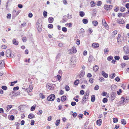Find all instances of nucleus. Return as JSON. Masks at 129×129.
Masks as SVG:
<instances>
[{
  "instance_id": "obj_45",
  "label": "nucleus",
  "mask_w": 129,
  "mask_h": 129,
  "mask_svg": "<svg viewBox=\"0 0 129 129\" xmlns=\"http://www.w3.org/2000/svg\"><path fill=\"white\" fill-rule=\"evenodd\" d=\"M62 30L64 32H66L67 31V28L64 27H63L62 28Z\"/></svg>"
},
{
  "instance_id": "obj_52",
  "label": "nucleus",
  "mask_w": 129,
  "mask_h": 129,
  "mask_svg": "<svg viewBox=\"0 0 129 129\" xmlns=\"http://www.w3.org/2000/svg\"><path fill=\"white\" fill-rule=\"evenodd\" d=\"M48 27L50 29L52 28L53 27V26L52 24H50L48 25Z\"/></svg>"
},
{
  "instance_id": "obj_27",
  "label": "nucleus",
  "mask_w": 129,
  "mask_h": 129,
  "mask_svg": "<svg viewBox=\"0 0 129 129\" xmlns=\"http://www.w3.org/2000/svg\"><path fill=\"white\" fill-rule=\"evenodd\" d=\"M85 74V72L83 71H81V73L80 75V77H83L84 75Z\"/></svg>"
},
{
  "instance_id": "obj_14",
  "label": "nucleus",
  "mask_w": 129,
  "mask_h": 129,
  "mask_svg": "<svg viewBox=\"0 0 129 129\" xmlns=\"http://www.w3.org/2000/svg\"><path fill=\"white\" fill-rule=\"evenodd\" d=\"M121 37V35L120 34H118V37H117V42L118 43H119L122 42L121 40L120 39V37Z\"/></svg>"
},
{
  "instance_id": "obj_9",
  "label": "nucleus",
  "mask_w": 129,
  "mask_h": 129,
  "mask_svg": "<svg viewBox=\"0 0 129 129\" xmlns=\"http://www.w3.org/2000/svg\"><path fill=\"white\" fill-rule=\"evenodd\" d=\"M18 92L15 93L14 91H12V93H11L9 94V95L11 97L15 96L18 95Z\"/></svg>"
},
{
  "instance_id": "obj_56",
  "label": "nucleus",
  "mask_w": 129,
  "mask_h": 129,
  "mask_svg": "<svg viewBox=\"0 0 129 129\" xmlns=\"http://www.w3.org/2000/svg\"><path fill=\"white\" fill-rule=\"evenodd\" d=\"M43 112L41 110H39L38 112L37 113V114L38 115H40Z\"/></svg>"
},
{
  "instance_id": "obj_5",
  "label": "nucleus",
  "mask_w": 129,
  "mask_h": 129,
  "mask_svg": "<svg viewBox=\"0 0 129 129\" xmlns=\"http://www.w3.org/2000/svg\"><path fill=\"white\" fill-rule=\"evenodd\" d=\"M113 7V6L112 5H108L107 4H105L104 6V9L107 10L109 9H111Z\"/></svg>"
},
{
  "instance_id": "obj_19",
  "label": "nucleus",
  "mask_w": 129,
  "mask_h": 129,
  "mask_svg": "<svg viewBox=\"0 0 129 129\" xmlns=\"http://www.w3.org/2000/svg\"><path fill=\"white\" fill-rule=\"evenodd\" d=\"M48 20L49 23H52L53 21L54 18L53 17H50L48 18Z\"/></svg>"
},
{
  "instance_id": "obj_50",
  "label": "nucleus",
  "mask_w": 129,
  "mask_h": 129,
  "mask_svg": "<svg viewBox=\"0 0 129 129\" xmlns=\"http://www.w3.org/2000/svg\"><path fill=\"white\" fill-rule=\"evenodd\" d=\"M120 65L122 68H123L126 66V64L125 63H122Z\"/></svg>"
},
{
  "instance_id": "obj_21",
  "label": "nucleus",
  "mask_w": 129,
  "mask_h": 129,
  "mask_svg": "<svg viewBox=\"0 0 129 129\" xmlns=\"http://www.w3.org/2000/svg\"><path fill=\"white\" fill-rule=\"evenodd\" d=\"M97 125L98 126H100L102 123V120L101 119L98 120L96 121Z\"/></svg>"
},
{
  "instance_id": "obj_63",
  "label": "nucleus",
  "mask_w": 129,
  "mask_h": 129,
  "mask_svg": "<svg viewBox=\"0 0 129 129\" xmlns=\"http://www.w3.org/2000/svg\"><path fill=\"white\" fill-rule=\"evenodd\" d=\"M57 78L59 81H60V79L61 78V77L60 75H57Z\"/></svg>"
},
{
  "instance_id": "obj_34",
  "label": "nucleus",
  "mask_w": 129,
  "mask_h": 129,
  "mask_svg": "<svg viewBox=\"0 0 129 129\" xmlns=\"http://www.w3.org/2000/svg\"><path fill=\"white\" fill-rule=\"evenodd\" d=\"M40 97L42 99H44L45 96L44 95H43V93H40L39 95Z\"/></svg>"
},
{
  "instance_id": "obj_55",
  "label": "nucleus",
  "mask_w": 129,
  "mask_h": 129,
  "mask_svg": "<svg viewBox=\"0 0 129 129\" xmlns=\"http://www.w3.org/2000/svg\"><path fill=\"white\" fill-rule=\"evenodd\" d=\"M118 121V119L117 118H114L113 119V122L114 123H116Z\"/></svg>"
},
{
  "instance_id": "obj_24",
  "label": "nucleus",
  "mask_w": 129,
  "mask_h": 129,
  "mask_svg": "<svg viewBox=\"0 0 129 129\" xmlns=\"http://www.w3.org/2000/svg\"><path fill=\"white\" fill-rule=\"evenodd\" d=\"M93 70L95 72L97 71L99 69L98 66L97 65H95L93 67Z\"/></svg>"
},
{
  "instance_id": "obj_2",
  "label": "nucleus",
  "mask_w": 129,
  "mask_h": 129,
  "mask_svg": "<svg viewBox=\"0 0 129 129\" xmlns=\"http://www.w3.org/2000/svg\"><path fill=\"white\" fill-rule=\"evenodd\" d=\"M6 55L7 57H9L13 58L14 57V55L13 54H11V50L10 49L7 50L6 51Z\"/></svg>"
},
{
  "instance_id": "obj_11",
  "label": "nucleus",
  "mask_w": 129,
  "mask_h": 129,
  "mask_svg": "<svg viewBox=\"0 0 129 129\" xmlns=\"http://www.w3.org/2000/svg\"><path fill=\"white\" fill-rule=\"evenodd\" d=\"M123 49L124 52L126 54H129V49H127L126 47L125 46L123 48Z\"/></svg>"
},
{
  "instance_id": "obj_18",
  "label": "nucleus",
  "mask_w": 129,
  "mask_h": 129,
  "mask_svg": "<svg viewBox=\"0 0 129 129\" xmlns=\"http://www.w3.org/2000/svg\"><path fill=\"white\" fill-rule=\"evenodd\" d=\"M46 87L47 88L50 90H52L53 89V88L52 86L51 85H50L49 84H47Z\"/></svg>"
},
{
  "instance_id": "obj_57",
  "label": "nucleus",
  "mask_w": 129,
  "mask_h": 129,
  "mask_svg": "<svg viewBox=\"0 0 129 129\" xmlns=\"http://www.w3.org/2000/svg\"><path fill=\"white\" fill-rule=\"evenodd\" d=\"M76 104V103L75 102H72L71 103V105L72 106H74Z\"/></svg>"
},
{
  "instance_id": "obj_38",
  "label": "nucleus",
  "mask_w": 129,
  "mask_h": 129,
  "mask_svg": "<svg viewBox=\"0 0 129 129\" xmlns=\"http://www.w3.org/2000/svg\"><path fill=\"white\" fill-rule=\"evenodd\" d=\"M34 115L32 114H30L28 116V118H29L31 119L34 118Z\"/></svg>"
},
{
  "instance_id": "obj_43",
  "label": "nucleus",
  "mask_w": 129,
  "mask_h": 129,
  "mask_svg": "<svg viewBox=\"0 0 129 129\" xmlns=\"http://www.w3.org/2000/svg\"><path fill=\"white\" fill-rule=\"evenodd\" d=\"M61 54L60 53H58L56 57V59H59L61 57Z\"/></svg>"
},
{
  "instance_id": "obj_40",
  "label": "nucleus",
  "mask_w": 129,
  "mask_h": 129,
  "mask_svg": "<svg viewBox=\"0 0 129 129\" xmlns=\"http://www.w3.org/2000/svg\"><path fill=\"white\" fill-rule=\"evenodd\" d=\"M125 8L123 7H121L120 8V10L121 11L123 12L125 10Z\"/></svg>"
},
{
  "instance_id": "obj_1",
  "label": "nucleus",
  "mask_w": 129,
  "mask_h": 129,
  "mask_svg": "<svg viewBox=\"0 0 129 129\" xmlns=\"http://www.w3.org/2000/svg\"><path fill=\"white\" fill-rule=\"evenodd\" d=\"M127 100V99H125V98L124 97H122L119 102V103L121 104L124 105L128 102Z\"/></svg>"
},
{
  "instance_id": "obj_8",
  "label": "nucleus",
  "mask_w": 129,
  "mask_h": 129,
  "mask_svg": "<svg viewBox=\"0 0 129 129\" xmlns=\"http://www.w3.org/2000/svg\"><path fill=\"white\" fill-rule=\"evenodd\" d=\"M69 51L73 53H75L77 52V50L76 49L75 47L73 46L72 47L71 49L69 50Z\"/></svg>"
},
{
  "instance_id": "obj_33",
  "label": "nucleus",
  "mask_w": 129,
  "mask_h": 129,
  "mask_svg": "<svg viewBox=\"0 0 129 129\" xmlns=\"http://www.w3.org/2000/svg\"><path fill=\"white\" fill-rule=\"evenodd\" d=\"M89 90H87L86 92L85 93L84 95L87 96V98H88L89 94Z\"/></svg>"
},
{
  "instance_id": "obj_7",
  "label": "nucleus",
  "mask_w": 129,
  "mask_h": 129,
  "mask_svg": "<svg viewBox=\"0 0 129 129\" xmlns=\"http://www.w3.org/2000/svg\"><path fill=\"white\" fill-rule=\"evenodd\" d=\"M117 21L119 24H123L125 23L123 19H118Z\"/></svg>"
},
{
  "instance_id": "obj_53",
  "label": "nucleus",
  "mask_w": 129,
  "mask_h": 129,
  "mask_svg": "<svg viewBox=\"0 0 129 129\" xmlns=\"http://www.w3.org/2000/svg\"><path fill=\"white\" fill-rule=\"evenodd\" d=\"M115 80L117 82H119L120 80V79L119 78V77L118 76L115 79Z\"/></svg>"
},
{
  "instance_id": "obj_39",
  "label": "nucleus",
  "mask_w": 129,
  "mask_h": 129,
  "mask_svg": "<svg viewBox=\"0 0 129 129\" xmlns=\"http://www.w3.org/2000/svg\"><path fill=\"white\" fill-rule=\"evenodd\" d=\"M95 4L94 2L93 1H91L90 3L91 6L92 7H93L95 6Z\"/></svg>"
},
{
  "instance_id": "obj_28",
  "label": "nucleus",
  "mask_w": 129,
  "mask_h": 129,
  "mask_svg": "<svg viewBox=\"0 0 129 129\" xmlns=\"http://www.w3.org/2000/svg\"><path fill=\"white\" fill-rule=\"evenodd\" d=\"M95 96L94 95H92L91 98V101L92 102L94 101L95 100Z\"/></svg>"
},
{
  "instance_id": "obj_64",
  "label": "nucleus",
  "mask_w": 129,
  "mask_h": 129,
  "mask_svg": "<svg viewBox=\"0 0 129 129\" xmlns=\"http://www.w3.org/2000/svg\"><path fill=\"white\" fill-rule=\"evenodd\" d=\"M72 115L75 118L77 115L76 113L75 112L73 113L72 114Z\"/></svg>"
},
{
  "instance_id": "obj_13",
  "label": "nucleus",
  "mask_w": 129,
  "mask_h": 129,
  "mask_svg": "<svg viewBox=\"0 0 129 129\" xmlns=\"http://www.w3.org/2000/svg\"><path fill=\"white\" fill-rule=\"evenodd\" d=\"M92 46L94 48H98L99 46V44L97 43H94L92 44Z\"/></svg>"
},
{
  "instance_id": "obj_23",
  "label": "nucleus",
  "mask_w": 129,
  "mask_h": 129,
  "mask_svg": "<svg viewBox=\"0 0 129 129\" xmlns=\"http://www.w3.org/2000/svg\"><path fill=\"white\" fill-rule=\"evenodd\" d=\"M12 106L11 105H8L7 107V109L6 110V111L8 112L10 109L12 107Z\"/></svg>"
},
{
  "instance_id": "obj_4",
  "label": "nucleus",
  "mask_w": 129,
  "mask_h": 129,
  "mask_svg": "<svg viewBox=\"0 0 129 129\" xmlns=\"http://www.w3.org/2000/svg\"><path fill=\"white\" fill-rule=\"evenodd\" d=\"M41 24L39 21H38L36 25V27L39 31H40L42 30Z\"/></svg>"
},
{
  "instance_id": "obj_6",
  "label": "nucleus",
  "mask_w": 129,
  "mask_h": 129,
  "mask_svg": "<svg viewBox=\"0 0 129 129\" xmlns=\"http://www.w3.org/2000/svg\"><path fill=\"white\" fill-rule=\"evenodd\" d=\"M102 23L103 24L106 28L107 29H108V25L105 21V19H103L102 20Z\"/></svg>"
},
{
  "instance_id": "obj_17",
  "label": "nucleus",
  "mask_w": 129,
  "mask_h": 129,
  "mask_svg": "<svg viewBox=\"0 0 129 129\" xmlns=\"http://www.w3.org/2000/svg\"><path fill=\"white\" fill-rule=\"evenodd\" d=\"M102 74L103 76L105 78H107L108 77V74L106 73L104 71H102Z\"/></svg>"
},
{
  "instance_id": "obj_32",
  "label": "nucleus",
  "mask_w": 129,
  "mask_h": 129,
  "mask_svg": "<svg viewBox=\"0 0 129 129\" xmlns=\"http://www.w3.org/2000/svg\"><path fill=\"white\" fill-rule=\"evenodd\" d=\"M62 20H61L60 21V23H64V22H66L67 20V19H66V18H62Z\"/></svg>"
},
{
  "instance_id": "obj_31",
  "label": "nucleus",
  "mask_w": 129,
  "mask_h": 129,
  "mask_svg": "<svg viewBox=\"0 0 129 129\" xmlns=\"http://www.w3.org/2000/svg\"><path fill=\"white\" fill-rule=\"evenodd\" d=\"M121 121L122 123L124 125H125L126 124V121L124 119H121Z\"/></svg>"
},
{
  "instance_id": "obj_30",
  "label": "nucleus",
  "mask_w": 129,
  "mask_h": 129,
  "mask_svg": "<svg viewBox=\"0 0 129 129\" xmlns=\"http://www.w3.org/2000/svg\"><path fill=\"white\" fill-rule=\"evenodd\" d=\"M123 59L125 60H127L129 59V56L127 55H125L123 56Z\"/></svg>"
},
{
  "instance_id": "obj_35",
  "label": "nucleus",
  "mask_w": 129,
  "mask_h": 129,
  "mask_svg": "<svg viewBox=\"0 0 129 129\" xmlns=\"http://www.w3.org/2000/svg\"><path fill=\"white\" fill-rule=\"evenodd\" d=\"M92 23L94 26H96L98 24V22L96 21H93L92 22Z\"/></svg>"
},
{
  "instance_id": "obj_42",
  "label": "nucleus",
  "mask_w": 129,
  "mask_h": 129,
  "mask_svg": "<svg viewBox=\"0 0 129 129\" xmlns=\"http://www.w3.org/2000/svg\"><path fill=\"white\" fill-rule=\"evenodd\" d=\"M36 105H34L33 106H32L30 109V110L31 111H33L34 110L35 108V107H36Z\"/></svg>"
},
{
  "instance_id": "obj_41",
  "label": "nucleus",
  "mask_w": 129,
  "mask_h": 129,
  "mask_svg": "<svg viewBox=\"0 0 129 129\" xmlns=\"http://www.w3.org/2000/svg\"><path fill=\"white\" fill-rule=\"evenodd\" d=\"M79 83V81L78 79L76 80L74 82V84L75 85H78Z\"/></svg>"
},
{
  "instance_id": "obj_49",
  "label": "nucleus",
  "mask_w": 129,
  "mask_h": 129,
  "mask_svg": "<svg viewBox=\"0 0 129 129\" xmlns=\"http://www.w3.org/2000/svg\"><path fill=\"white\" fill-rule=\"evenodd\" d=\"M47 12L45 11H44L43 12V16L44 17H46L47 16Z\"/></svg>"
},
{
  "instance_id": "obj_62",
  "label": "nucleus",
  "mask_w": 129,
  "mask_h": 129,
  "mask_svg": "<svg viewBox=\"0 0 129 129\" xmlns=\"http://www.w3.org/2000/svg\"><path fill=\"white\" fill-rule=\"evenodd\" d=\"M22 39L23 42H26L27 40V39L25 37H23Z\"/></svg>"
},
{
  "instance_id": "obj_59",
  "label": "nucleus",
  "mask_w": 129,
  "mask_h": 129,
  "mask_svg": "<svg viewBox=\"0 0 129 129\" xmlns=\"http://www.w3.org/2000/svg\"><path fill=\"white\" fill-rule=\"evenodd\" d=\"M102 4V2L101 1H99L97 2V5L98 6H100Z\"/></svg>"
},
{
  "instance_id": "obj_16",
  "label": "nucleus",
  "mask_w": 129,
  "mask_h": 129,
  "mask_svg": "<svg viewBox=\"0 0 129 129\" xmlns=\"http://www.w3.org/2000/svg\"><path fill=\"white\" fill-rule=\"evenodd\" d=\"M93 58V56L90 55V56H89V59L88 60V62H91L92 61V60Z\"/></svg>"
},
{
  "instance_id": "obj_37",
  "label": "nucleus",
  "mask_w": 129,
  "mask_h": 129,
  "mask_svg": "<svg viewBox=\"0 0 129 129\" xmlns=\"http://www.w3.org/2000/svg\"><path fill=\"white\" fill-rule=\"evenodd\" d=\"M60 120H56L55 123L56 125L57 126H58L60 124Z\"/></svg>"
},
{
  "instance_id": "obj_44",
  "label": "nucleus",
  "mask_w": 129,
  "mask_h": 129,
  "mask_svg": "<svg viewBox=\"0 0 129 129\" xmlns=\"http://www.w3.org/2000/svg\"><path fill=\"white\" fill-rule=\"evenodd\" d=\"M65 88L66 90L68 91L70 89L69 86L68 85H66L65 86Z\"/></svg>"
},
{
  "instance_id": "obj_3",
  "label": "nucleus",
  "mask_w": 129,
  "mask_h": 129,
  "mask_svg": "<svg viewBox=\"0 0 129 129\" xmlns=\"http://www.w3.org/2000/svg\"><path fill=\"white\" fill-rule=\"evenodd\" d=\"M55 98V95L54 94H52L48 96L47 100L49 101H53Z\"/></svg>"
},
{
  "instance_id": "obj_51",
  "label": "nucleus",
  "mask_w": 129,
  "mask_h": 129,
  "mask_svg": "<svg viewBox=\"0 0 129 129\" xmlns=\"http://www.w3.org/2000/svg\"><path fill=\"white\" fill-rule=\"evenodd\" d=\"M114 58L116 60H118L120 59V57L118 56H115L114 57Z\"/></svg>"
},
{
  "instance_id": "obj_29",
  "label": "nucleus",
  "mask_w": 129,
  "mask_h": 129,
  "mask_svg": "<svg viewBox=\"0 0 129 129\" xmlns=\"http://www.w3.org/2000/svg\"><path fill=\"white\" fill-rule=\"evenodd\" d=\"M88 20L86 19H84L82 20V22L84 24H87L88 23Z\"/></svg>"
},
{
  "instance_id": "obj_22",
  "label": "nucleus",
  "mask_w": 129,
  "mask_h": 129,
  "mask_svg": "<svg viewBox=\"0 0 129 129\" xmlns=\"http://www.w3.org/2000/svg\"><path fill=\"white\" fill-rule=\"evenodd\" d=\"M116 76V75L115 73H113L112 74H111L109 76L110 78H111L112 79L113 78Z\"/></svg>"
},
{
  "instance_id": "obj_26",
  "label": "nucleus",
  "mask_w": 129,
  "mask_h": 129,
  "mask_svg": "<svg viewBox=\"0 0 129 129\" xmlns=\"http://www.w3.org/2000/svg\"><path fill=\"white\" fill-rule=\"evenodd\" d=\"M79 15L81 17H83L85 15V13L84 12L82 11L79 12Z\"/></svg>"
},
{
  "instance_id": "obj_36",
  "label": "nucleus",
  "mask_w": 129,
  "mask_h": 129,
  "mask_svg": "<svg viewBox=\"0 0 129 129\" xmlns=\"http://www.w3.org/2000/svg\"><path fill=\"white\" fill-rule=\"evenodd\" d=\"M66 96H62L61 97V100L62 102L66 100Z\"/></svg>"
},
{
  "instance_id": "obj_60",
  "label": "nucleus",
  "mask_w": 129,
  "mask_h": 129,
  "mask_svg": "<svg viewBox=\"0 0 129 129\" xmlns=\"http://www.w3.org/2000/svg\"><path fill=\"white\" fill-rule=\"evenodd\" d=\"M1 48L2 49H5L7 48V46L5 45H3L1 46Z\"/></svg>"
},
{
  "instance_id": "obj_58",
  "label": "nucleus",
  "mask_w": 129,
  "mask_h": 129,
  "mask_svg": "<svg viewBox=\"0 0 129 129\" xmlns=\"http://www.w3.org/2000/svg\"><path fill=\"white\" fill-rule=\"evenodd\" d=\"M11 15L10 14H8L7 16V18H10L11 17Z\"/></svg>"
},
{
  "instance_id": "obj_12",
  "label": "nucleus",
  "mask_w": 129,
  "mask_h": 129,
  "mask_svg": "<svg viewBox=\"0 0 129 129\" xmlns=\"http://www.w3.org/2000/svg\"><path fill=\"white\" fill-rule=\"evenodd\" d=\"M4 65V61L2 60L0 61V69H1L3 68Z\"/></svg>"
},
{
  "instance_id": "obj_10",
  "label": "nucleus",
  "mask_w": 129,
  "mask_h": 129,
  "mask_svg": "<svg viewBox=\"0 0 129 129\" xmlns=\"http://www.w3.org/2000/svg\"><path fill=\"white\" fill-rule=\"evenodd\" d=\"M88 98H87V96L85 95H84L82 100V103L83 104H84L85 103H86L87 101L86 99H87Z\"/></svg>"
},
{
  "instance_id": "obj_61",
  "label": "nucleus",
  "mask_w": 129,
  "mask_h": 129,
  "mask_svg": "<svg viewBox=\"0 0 129 129\" xmlns=\"http://www.w3.org/2000/svg\"><path fill=\"white\" fill-rule=\"evenodd\" d=\"M19 89V87L18 86H16L15 87H14L13 88V90L14 91L17 90H18Z\"/></svg>"
},
{
  "instance_id": "obj_47",
  "label": "nucleus",
  "mask_w": 129,
  "mask_h": 129,
  "mask_svg": "<svg viewBox=\"0 0 129 129\" xmlns=\"http://www.w3.org/2000/svg\"><path fill=\"white\" fill-rule=\"evenodd\" d=\"M113 59V57L112 56H109L107 58V59L108 61H110Z\"/></svg>"
},
{
  "instance_id": "obj_25",
  "label": "nucleus",
  "mask_w": 129,
  "mask_h": 129,
  "mask_svg": "<svg viewBox=\"0 0 129 129\" xmlns=\"http://www.w3.org/2000/svg\"><path fill=\"white\" fill-rule=\"evenodd\" d=\"M33 88L31 86H30L27 89V92H31L32 91Z\"/></svg>"
},
{
  "instance_id": "obj_46",
  "label": "nucleus",
  "mask_w": 129,
  "mask_h": 129,
  "mask_svg": "<svg viewBox=\"0 0 129 129\" xmlns=\"http://www.w3.org/2000/svg\"><path fill=\"white\" fill-rule=\"evenodd\" d=\"M108 101V100L106 98H103V102L104 103H106Z\"/></svg>"
},
{
  "instance_id": "obj_15",
  "label": "nucleus",
  "mask_w": 129,
  "mask_h": 129,
  "mask_svg": "<svg viewBox=\"0 0 129 129\" xmlns=\"http://www.w3.org/2000/svg\"><path fill=\"white\" fill-rule=\"evenodd\" d=\"M116 93L115 92H112V93L111 95V98L112 99V100L114 99L115 98L116 96Z\"/></svg>"
},
{
  "instance_id": "obj_20",
  "label": "nucleus",
  "mask_w": 129,
  "mask_h": 129,
  "mask_svg": "<svg viewBox=\"0 0 129 129\" xmlns=\"http://www.w3.org/2000/svg\"><path fill=\"white\" fill-rule=\"evenodd\" d=\"M13 44L16 45H18L19 43L18 42L16 41V39H13Z\"/></svg>"
},
{
  "instance_id": "obj_54",
  "label": "nucleus",
  "mask_w": 129,
  "mask_h": 129,
  "mask_svg": "<svg viewBox=\"0 0 129 129\" xmlns=\"http://www.w3.org/2000/svg\"><path fill=\"white\" fill-rule=\"evenodd\" d=\"M122 92V91L121 89H120L119 91H117V94L118 95H120Z\"/></svg>"
},
{
  "instance_id": "obj_48",
  "label": "nucleus",
  "mask_w": 129,
  "mask_h": 129,
  "mask_svg": "<svg viewBox=\"0 0 129 129\" xmlns=\"http://www.w3.org/2000/svg\"><path fill=\"white\" fill-rule=\"evenodd\" d=\"M1 88L3 90H6L7 89V87L5 86H2L1 87Z\"/></svg>"
}]
</instances>
